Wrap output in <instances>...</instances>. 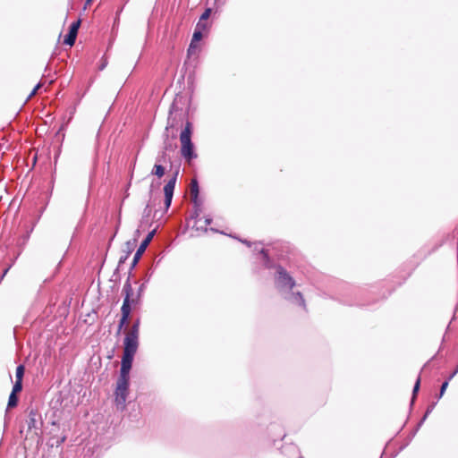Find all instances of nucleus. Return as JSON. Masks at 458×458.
<instances>
[{
	"instance_id": "1",
	"label": "nucleus",
	"mask_w": 458,
	"mask_h": 458,
	"mask_svg": "<svg viewBox=\"0 0 458 458\" xmlns=\"http://www.w3.org/2000/svg\"><path fill=\"white\" fill-rule=\"evenodd\" d=\"M133 360L122 358L120 375L114 391V403L117 410L123 411L129 394L130 371Z\"/></svg>"
},
{
	"instance_id": "2",
	"label": "nucleus",
	"mask_w": 458,
	"mask_h": 458,
	"mask_svg": "<svg viewBox=\"0 0 458 458\" xmlns=\"http://www.w3.org/2000/svg\"><path fill=\"white\" fill-rule=\"evenodd\" d=\"M276 284L277 288L285 294V299L289 300L293 303L305 307L304 300L301 293H290L295 283L292 276H290V275L281 267H277Z\"/></svg>"
},
{
	"instance_id": "3",
	"label": "nucleus",
	"mask_w": 458,
	"mask_h": 458,
	"mask_svg": "<svg viewBox=\"0 0 458 458\" xmlns=\"http://www.w3.org/2000/svg\"><path fill=\"white\" fill-rule=\"evenodd\" d=\"M140 319H137L127 332L123 340V353L122 358L133 360L139 347Z\"/></svg>"
},
{
	"instance_id": "4",
	"label": "nucleus",
	"mask_w": 458,
	"mask_h": 458,
	"mask_svg": "<svg viewBox=\"0 0 458 458\" xmlns=\"http://www.w3.org/2000/svg\"><path fill=\"white\" fill-rule=\"evenodd\" d=\"M123 293L125 294V297L121 309L122 318L120 319V327H123L127 322L131 310V305H135L138 301V297H133V290L129 282L124 284Z\"/></svg>"
},
{
	"instance_id": "5",
	"label": "nucleus",
	"mask_w": 458,
	"mask_h": 458,
	"mask_svg": "<svg viewBox=\"0 0 458 458\" xmlns=\"http://www.w3.org/2000/svg\"><path fill=\"white\" fill-rule=\"evenodd\" d=\"M180 141H181V153L182 156L187 160H191L196 157V155L193 151V144L191 142V123L187 122L184 129L182 131L180 134Z\"/></svg>"
},
{
	"instance_id": "6",
	"label": "nucleus",
	"mask_w": 458,
	"mask_h": 458,
	"mask_svg": "<svg viewBox=\"0 0 458 458\" xmlns=\"http://www.w3.org/2000/svg\"><path fill=\"white\" fill-rule=\"evenodd\" d=\"M178 172L174 174V175L166 182L164 186V194H165V205L166 209L169 208L172 203L174 191L177 180Z\"/></svg>"
},
{
	"instance_id": "7",
	"label": "nucleus",
	"mask_w": 458,
	"mask_h": 458,
	"mask_svg": "<svg viewBox=\"0 0 458 458\" xmlns=\"http://www.w3.org/2000/svg\"><path fill=\"white\" fill-rule=\"evenodd\" d=\"M156 229L152 230L151 232H149L147 235V237L142 241V242L140 243V247L138 248L134 257H133V261H132V265L135 266L137 264V262L140 260L141 255L144 253L145 250L147 249L148 245L149 244V242H151V240L153 239L155 233H156Z\"/></svg>"
},
{
	"instance_id": "8",
	"label": "nucleus",
	"mask_w": 458,
	"mask_h": 458,
	"mask_svg": "<svg viewBox=\"0 0 458 458\" xmlns=\"http://www.w3.org/2000/svg\"><path fill=\"white\" fill-rule=\"evenodd\" d=\"M81 25V21L78 20L71 24L69 33L65 36L64 43L68 46H72L76 40L78 30Z\"/></svg>"
},
{
	"instance_id": "9",
	"label": "nucleus",
	"mask_w": 458,
	"mask_h": 458,
	"mask_svg": "<svg viewBox=\"0 0 458 458\" xmlns=\"http://www.w3.org/2000/svg\"><path fill=\"white\" fill-rule=\"evenodd\" d=\"M193 219H194V223H193L192 227L196 228L197 231H203V232L208 231L207 226L208 225H210V223L212 221V219L210 217H206L204 219L200 218V217H199L198 214L196 215V216Z\"/></svg>"
},
{
	"instance_id": "10",
	"label": "nucleus",
	"mask_w": 458,
	"mask_h": 458,
	"mask_svg": "<svg viewBox=\"0 0 458 458\" xmlns=\"http://www.w3.org/2000/svg\"><path fill=\"white\" fill-rule=\"evenodd\" d=\"M202 37H203V32L195 29L191 42L189 49H188V53L190 55L193 53L195 48H197V47H198L197 43L202 38Z\"/></svg>"
},
{
	"instance_id": "11",
	"label": "nucleus",
	"mask_w": 458,
	"mask_h": 458,
	"mask_svg": "<svg viewBox=\"0 0 458 458\" xmlns=\"http://www.w3.org/2000/svg\"><path fill=\"white\" fill-rule=\"evenodd\" d=\"M151 174L161 178L165 174V168L161 165L156 164L152 169Z\"/></svg>"
},
{
	"instance_id": "12",
	"label": "nucleus",
	"mask_w": 458,
	"mask_h": 458,
	"mask_svg": "<svg viewBox=\"0 0 458 458\" xmlns=\"http://www.w3.org/2000/svg\"><path fill=\"white\" fill-rule=\"evenodd\" d=\"M191 193L196 199L199 194V185L197 180L193 179L191 182Z\"/></svg>"
},
{
	"instance_id": "13",
	"label": "nucleus",
	"mask_w": 458,
	"mask_h": 458,
	"mask_svg": "<svg viewBox=\"0 0 458 458\" xmlns=\"http://www.w3.org/2000/svg\"><path fill=\"white\" fill-rule=\"evenodd\" d=\"M195 29L202 32H206L208 29V24L207 21L199 20Z\"/></svg>"
},
{
	"instance_id": "14",
	"label": "nucleus",
	"mask_w": 458,
	"mask_h": 458,
	"mask_svg": "<svg viewBox=\"0 0 458 458\" xmlns=\"http://www.w3.org/2000/svg\"><path fill=\"white\" fill-rule=\"evenodd\" d=\"M17 402H18V399L16 397V394L12 392L9 396V400H8V407L13 408V407L16 406Z\"/></svg>"
},
{
	"instance_id": "15",
	"label": "nucleus",
	"mask_w": 458,
	"mask_h": 458,
	"mask_svg": "<svg viewBox=\"0 0 458 458\" xmlns=\"http://www.w3.org/2000/svg\"><path fill=\"white\" fill-rule=\"evenodd\" d=\"M23 375H24V366L19 365L16 369V373H15L16 380H22Z\"/></svg>"
},
{
	"instance_id": "16",
	"label": "nucleus",
	"mask_w": 458,
	"mask_h": 458,
	"mask_svg": "<svg viewBox=\"0 0 458 458\" xmlns=\"http://www.w3.org/2000/svg\"><path fill=\"white\" fill-rule=\"evenodd\" d=\"M22 389V380H16L14 385H13V393H19L21 392Z\"/></svg>"
},
{
	"instance_id": "17",
	"label": "nucleus",
	"mask_w": 458,
	"mask_h": 458,
	"mask_svg": "<svg viewBox=\"0 0 458 458\" xmlns=\"http://www.w3.org/2000/svg\"><path fill=\"white\" fill-rule=\"evenodd\" d=\"M210 13H211V9L210 8L206 9L205 12L201 14L199 20L207 21L209 18Z\"/></svg>"
},
{
	"instance_id": "18",
	"label": "nucleus",
	"mask_w": 458,
	"mask_h": 458,
	"mask_svg": "<svg viewBox=\"0 0 458 458\" xmlns=\"http://www.w3.org/2000/svg\"><path fill=\"white\" fill-rule=\"evenodd\" d=\"M420 377H418L415 385H414V387H413V391H412V400L415 398V395L416 394L418 393L419 389H420Z\"/></svg>"
},
{
	"instance_id": "19",
	"label": "nucleus",
	"mask_w": 458,
	"mask_h": 458,
	"mask_svg": "<svg viewBox=\"0 0 458 458\" xmlns=\"http://www.w3.org/2000/svg\"><path fill=\"white\" fill-rule=\"evenodd\" d=\"M448 381L449 380H446L442 384L441 388H440V393H439V398H441L443 396V394H445V392L448 386Z\"/></svg>"
},
{
	"instance_id": "20",
	"label": "nucleus",
	"mask_w": 458,
	"mask_h": 458,
	"mask_svg": "<svg viewBox=\"0 0 458 458\" xmlns=\"http://www.w3.org/2000/svg\"><path fill=\"white\" fill-rule=\"evenodd\" d=\"M41 85H42L41 83H38V84L36 85V87L33 89V90L30 94L29 98H30L31 97H33L37 93V91L40 89Z\"/></svg>"
},
{
	"instance_id": "21",
	"label": "nucleus",
	"mask_w": 458,
	"mask_h": 458,
	"mask_svg": "<svg viewBox=\"0 0 458 458\" xmlns=\"http://www.w3.org/2000/svg\"><path fill=\"white\" fill-rule=\"evenodd\" d=\"M41 85H42L41 83H38V84L36 85V87L33 89V90L30 94L29 98H30L31 97H33L37 93V91L40 89Z\"/></svg>"
},
{
	"instance_id": "22",
	"label": "nucleus",
	"mask_w": 458,
	"mask_h": 458,
	"mask_svg": "<svg viewBox=\"0 0 458 458\" xmlns=\"http://www.w3.org/2000/svg\"><path fill=\"white\" fill-rule=\"evenodd\" d=\"M41 85H42L41 83H38V84L36 85V87L33 89V90L30 94L29 98H30L31 97H33L37 93V91L40 89Z\"/></svg>"
},
{
	"instance_id": "23",
	"label": "nucleus",
	"mask_w": 458,
	"mask_h": 458,
	"mask_svg": "<svg viewBox=\"0 0 458 458\" xmlns=\"http://www.w3.org/2000/svg\"><path fill=\"white\" fill-rule=\"evenodd\" d=\"M458 373V365L455 370L450 375L448 380H451Z\"/></svg>"
},
{
	"instance_id": "24",
	"label": "nucleus",
	"mask_w": 458,
	"mask_h": 458,
	"mask_svg": "<svg viewBox=\"0 0 458 458\" xmlns=\"http://www.w3.org/2000/svg\"><path fill=\"white\" fill-rule=\"evenodd\" d=\"M430 411H431V409H428V410L427 411V412H426V414H425V416H424V418H423V420H424L426 419V417L428 416V414Z\"/></svg>"
},
{
	"instance_id": "25",
	"label": "nucleus",
	"mask_w": 458,
	"mask_h": 458,
	"mask_svg": "<svg viewBox=\"0 0 458 458\" xmlns=\"http://www.w3.org/2000/svg\"><path fill=\"white\" fill-rule=\"evenodd\" d=\"M260 252H261L265 257L267 256V254L265 253V251H264V250H263V249H261V250H260Z\"/></svg>"
},
{
	"instance_id": "26",
	"label": "nucleus",
	"mask_w": 458,
	"mask_h": 458,
	"mask_svg": "<svg viewBox=\"0 0 458 458\" xmlns=\"http://www.w3.org/2000/svg\"><path fill=\"white\" fill-rule=\"evenodd\" d=\"M92 0H87L86 1V5L89 4L91 3Z\"/></svg>"
},
{
	"instance_id": "27",
	"label": "nucleus",
	"mask_w": 458,
	"mask_h": 458,
	"mask_svg": "<svg viewBox=\"0 0 458 458\" xmlns=\"http://www.w3.org/2000/svg\"><path fill=\"white\" fill-rule=\"evenodd\" d=\"M136 234H137V235H139V234H140V229H138V230L136 231Z\"/></svg>"
},
{
	"instance_id": "28",
	"label": "nucleus",
	"mask_w": 458,
	"mask_h": 458,
	"mask_svg": "<svg viewBox=\"0 0 458 458\" xmlns=\"http://www.w3.org/2000/svg\"><path fill=\"white\" fill-rule=\"evenodd\" d=\"M143 287H144V285L142 284V285L140 286V291H142V290H143Z\"/></svg>"
}]
</instances>
